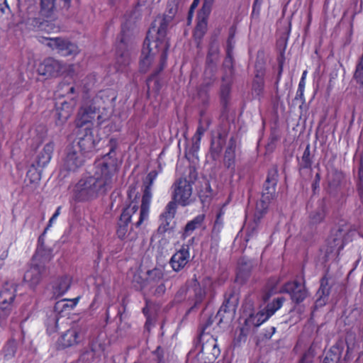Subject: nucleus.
<instances>
[{"label":"nucleus","instance_id":"41","mask_svg":"<svg viewBox=\"0 0 363 363\" xmlns=\"http://www.w3.org/2000/svg\"><path fill=\"white\" fill-rule=\"evenodd\" d=\"M330 288L329 287L328 279L325 276L320 280V286L318 291V295L320 298L328 297L330 294Z\"/></svg>","mask_w":363,"mask_h":363},{"label":"nucleus","instance_id":"22","mask_svg":"<svg viewBox=\"0 0 363 363\" xmlns=\"http://www.w3.org/2000/svg\"><path fill=\"white\" fill-rule=\"evenodd\" d=\"M157 177V172L156 170H152L147 174L145 179L143 180V194L142 196L143 200H145L150 203L151 202L152 196V186Z\"/></svg>","mask_w":363,"mask_h":363},{"label":"nucleus","instance_id":"26","mask_svg":"<svg viewBox=\"0 0 363 363\" xmlns=\"http://www.w3.org/2000/svg\"><path fill=\"white\" fill-rule=\"evenodd\" d=\"M72 111L73 106L70 104L66 101L61 103L60 106L56 108L57 123H64L70 117Z\"/></svg>","mask_w":363,"mask_h":363},{"label":"nucleus","instance_id":"60","mask_svg":"<svg viewBox=\"0 0 363 363\" xmlns=\"http://www.w3.org/2000/svg\"><path fill=\"white\" fill-rule=\"evenodd\" d=\"M303 92H304L303 90L297 89L296 94V96H295V99H294V100H299L300 99L301 101V104H303L305 103V99H304V96H303Z\"/></svg>","mask_w":363,"mask_h":363},{"label":"nucleus","instance_id":"6","mask_svg":"<svg viewBox=\"0 0 363 363\" xmlns=\"http://www.w3.org/2000/svg\"><path fill=\"white\" fill-rule=\"evenodd\" d=\"M86 328L83 324L74 323L63 333L57 340L59 349L72 347L80 344L84 339Z\"/></svg>","mask_w":363,"mask_h":363},{"label":"nucleus","instance_id":"44","mask_svg":"<svg viewBox=\"0 0 363 363\" xmlns=\"http://www.w3.org/2000/svg\"><path fill=\"white\" fill-rule=\"evenodd\" d=\"M177 201L172 199L167 205L164 212V216L167 218H173L174 217L177 212Z\"/></svg>","mask_w":363,"mask_h":363},{"label":"nucleus","instance_id":"4","mask_svg":"<svg viewBox=\"0 0 363 363\" xmlns=\"http://www.w3.org/2000/svg\"><path fill=\"white\" fill-rule=\"evenodd\" d=\"M144 44L145 45H147V48L144 47L142 52V57L140 62V69L143 72H147L153 61L155 55L160 52V67L155 73V74H157L164 69L167 57V56L164 65H162L161 40L158 38V35H157L155 41L150 43L149 40L146 39Z\"/></svg>","mask_w":363,"mask_h":363},{"label":"nucleus","instance_id":"19","mask_svg":"<svg viewBox=\"0 0 363 363\" xmlns=\"http://www.w3.org/2000/svg\"><path fill=\"white\" fill-rule=\"evenodd\" d=\"M345 233L342 229L339 228L333 230L330 238L328 240V253L336 252L339 253L344 247L343 238Z\"/></svg>","mask_w":363,"mask_h":363},{"label":"nucleus","instance_id":"46","mask_svg":"<svg viewBox=\"0 0 363 363\" xmlns=\"http://www.w3.org/2000/svg\"><path fill=\"white\" fill-rule=\"evenodd\" d=\"M213 3V1L204 0L202 8L199 13V18L201 19H202L203 18H204V19H206V18L208 16L211 11Z\"/></svg>","mask_w":363,"mask_h":363},{"label":"nucleus","instance_id":"29","mask_svg":"<svg viewBox=\"0 0 363 363\" xmlns=\"http://www.w3.org/2000/svg\"><path fill=\"white\" fill-rule=\"evenodd\" d=\"M264 69L263 66L261 65L258 66L256 65V74L252 83V89L257 94H259L264 88Z\"/></svg>","mask_w":363,"mask_h":363},{"label":"nucleus","instance_id":"15","mask_svg":"<svg viewBox=\"0 0 363 363\" xmlns=\"http://www.w3.org/2000/svg\"><path fill=\"white\" fill-rule=\"evenodd\" d=\"M283 291L289 294L291 300L299 303L308 296V291L305 284L298 283L297 281H289L284 284Z\"/></svg>","mask_w":363,"mask_h":363},{"label":"nucleus","instance_id":"40","mask_svg":"<svg viewBox=\"0 0 363 363\" xmlns=\"http://www.w3.org/2000/svg\"><path fill=\"white\" fill-rule=\"evenodd\" d=\"M147 279L150 282H158L164 277L163 271L159 268H154L147 271Z\"/></svg>","mask_w":363,"mask_h":363},{"label":"nucleus","instance_id":"63","mask_svg":"<svg viewBox=\"0 0 363 363\" xmlns=\"http://www.w3.org/2000/svg\"><path fill=\"white\" fill-rule=\"evenodd\" d=\"M8 9V5L6 4V0H0V10L2 13H5V9Z\"/></svg>","mask_w":363,"mask_h":363},{"label":"nucleus","instance_id":"30","mask_svg":"<svg viewBox=\"0 0 363 363\" xmlns=\"http://www.w3.org/2000/svg\"><path fill=\"white\" fill-rule=\"evenodd\" d=\"M56 0H40V15L45 18L52 17L55 11Z\"/></svg>","mask_w":363,"mask_h":363},{"label":"nucleus","instance_id":"31","mask_svg":"<svg viewBox=\"0 0 363 363\" xmlns=\"http://www.w3.org/2000/svg\"><path fill=\"white\" fill-rule=\"evenodd\" d=\"M205 216L200 214L196 216L192 220L188 222L184 228V233L182 235L183 238H186L190 235L194 230L201 226L203 223Z\"/></svg>","mask_w":363,"mask_h":363},{"label":"nucleus","instance_id":"28","mask_svg":"<svg viewBox=\"0 0 363 363\" xmlns=\"http://www.w3.org/2000/svg\"><path fill=\"white\" fill-rule=\"evenodd\" d=\"M87 348L100 359L105 351V343L99 336L94 337L89 341Z\"/></svg>","mask_w":363,"mask_h":363},{"label":"nucleus","instance_id":"61","mask_svg":"<svg viewBox=\"0 0 363 363\" xmlns=\"http://www.w3.org/2000/svg\"><path fill=\"white\" fill-rule=\"evenodd\" d=\"M233 38H234V35L233 34H230L229 38H228V50H227V52H228V50H229L230 55H231L232 50L233 49V43H234Z\"/></svg>","mask_w":363,"mask_h":363},{"label":"nucleus","instance_id":"33","mask_svg":"<svg viewBox=\"0 0 363 363\" xmlns=\"http://www.w3.org/2000/svg\"><path fill=\"white\" fill-rule=\"evenodd\" d=\"M314 154L311 150V145L308 144L306 147L305 150L299 160V168L302 169H311L313 162Z\"/></svg>","mask_w":363,"mask_h":363},{"label":"nucleus","instance_id":"64","mask_svg":"<svg viewBox=\"0 0 363 363\" xmlns=\"http://www.w3.org/2000/svg\"><path fill=\"white\" fill-rule=\"evenodd\" d=\"M199 1L200 0H194L191 5V7H190V9H189V13H191L193 10L196 8L199 4Z\"/></svg>","mask_w":363,"mask_h":363},{"label":"nucleus","instance_id":"7","mask_svg":"<svg viewBox=\"0 0 363 363\" xmlns=\"http://www.w3.org/2000/svg\"><path fill=\"white\" fill-rule=\"evenodd\" d=\"M238 301V294L233 291H230L225 294L224 301L215 316L218 324L229 323L234 318Z\"/></svg>","mask_w":363,"mask_h":363},{"label":"nucleus","instance_id":"47","mask_svg":"<svg viewBox=\"0 0 363 363\" xmlns=\"http://www.w3.org/2000/svg\"><path fill=\"white\" fill-rule=\"evenodd\" d=\"M99 359L97 357H95L94 354L89 350L88 348L85 349L79 357V361L82 363H91L94 359Z\"/></svg>","mask_w":363,"mask_h":363},{"label":"nucleus","instance_id":"35","mask_svg":"<svg viewBox=\"0 0 363 363\" xmlns=\"http://www.w3.org/2000/svg\"><path fill=\"white\" fill-rule=\"evenodd\" d=\"M252 266L247 263L240 264L237 273L236 281L240 284L245 283L250 276Z\"/></svg>","mask_w":363,"mask_h":363},{"label":"nucleus","instance_id":"38","mask_svg":"<svg viewBox=\"0 0 363 363\" xmlns=\"http://www.w3.org/2000/svg\"><path fill=\"white\" fill-rule=\"evenodd\" d=\"M284 301V298L279 297L274 299L272 303L267 304L264 311L269 317H271L278 309L281 307Z\"/></svg>","mask_w":363,"mask_h":363},{"label":"nucleus","instance_id":"13","mask_svg":"<svg viewBox=\"0 0 363 363\" xmlns=\"http://www.w3.org/2000/svg\"><path fill=\"white\" fill-rule=\"evenodd\" d=\"M64 71L63 65L52 57L47 58L40 63L38 68L39 74L46 77H56Z\"/></svg>","mask_w":363,"mask_h":363},{"label":"nucleus","instance_id":"62","mask_svg":"<svg viewBox=\"0 0 363 363\" xmlns=\"http://www.w3.org/2000/svg\"><path fill=\"white\" fill-rule=\"evenodd\" d=\"M60 210H61V207L59 206L55 213L52 215V216L50 218V220H49V225L48 226H50L52 225V223L54 222V220L57 218V216L60 215Z\"/></svg>","mask_w":363,"mask_h":363},{"label":"nucleus","instance_id":"24","mask_svg":"<svg viewBox=\"0 0 363 363\" xmlns=\"http://www.w3.org/2000/svg\"><path fill=\"white\" fill-rule=\"evenodd\" d=\"M54 147L55 144L53 142H49L44 146L43 149L37 157L38 166L45 167L50 162L53 154Z\"/></svg>","mask_w":363,"mask_h":363},{"label":"nucleus","instance_id":"55","mask_svg":"<svg viewBox=\"0 0 363 363\" xmlns=\"http://www.w3.org/2000/svg\"><path fill=\"white\" fill-rule=\"evenodd\" d=\"M257 223H255L252 225H250L247 227V236L248 238L252 237L254 234L257 233Z\"/></svg>","mask_w":363,"mask_h":363},{"label":"nucleus","instance_id":"51","mask_svg":"<svg viewBox=\"0 0 363 363\" xmlns=\"http://www.w3.org/2000/svg\"><path fill=\"white\" fill-rule=\"evenodd\" d=\"M229 82H226V84H223L222 86H221V90H220V96H221V99L225 103L228 98V96L230 94V85H229Z\"/></svg>","mask_w":363,"mask_h":363},{"label":"nucleus","instance_id":"50","mask_svg":"<svg viewBox=\"0 0 363 363\" xmlns=\"http://www.w3.org/2000/svg\"><path fill=\"white\" fill-rule=\"evenodd\" d=\"M206 129L202 125L201 123L199 124V125L197 128L196 132L193 137V140L194 141V146H196V148L199 147L198 145L200 143L201 138L202 135L206 132Z\"/></svg>","mask_w":363,"mask_h":363},{"label":"nucleus","instance_id":"39","mask_svg":"<svg viewBox=\"0 0 363 363\" xmlns=\"http://www.w3.org/2000/svg\"><path fill=\"white\" fill-rule=\"evenodd\" d=\"M207 30V21L203 18L201 19L194 30V35L196 39H201Z\"/></svg>","mask_w":363,"mask_h":363},{"label":"nucleus","instance_id":"23","mask_svg":"<svg viewBox=\"0 0 363 363\" xmlns=\"http://www.w3.org/2000/svg\"><path fill=\"white\" fill-rule=\"evenodd\" d=\"M95 108L88 106L80 108L77 115V125L83 126L91 122L95 118Z\"/></svg>","mask_w":363,"mask_h":363},{"label":"nucleus","instance_id":"5","mask_svg":"<svg viewBox=\"0 0 363 363\" xmlns=\"http://www.w3.org/2000/svg\"><path fill=\"white\" fill-rule=\"evenodd\" d=\"M277 177L278 172L276 169L269 172L267 178L264 184L261 199L257 203V212L260 213V216L258 217V219L260 218L262 214L267 212L271 201L276 196Z\"/></svg>","mask_w":363,"mask_h":363},{"label":"nucleus","instance_id":"25","mask_svg":"<svg viewBox=\"0 0 363 363\" xmlns=\"http://www.w3.org/2000/svg\"><path fill=\"white\" fill-rule=\"evenodd\" d=\"M344 350V343L338 342L333 346L324 358V363H338Z\"/></svg>","mask_w":363,"mask_h":363},{"label":"nucleus","instance_id":"54","mask_svg":"<svg viewBox=\"0 0 363 363\" xmlns=\"http://www.w3.org/2000/svg\"><path fill=\"white\" fill-rule=\"evenodd\" d=\"M189 183H193L197 179V172L196 169L194 167H190L189 168Z\"/></svg>","mask_w":363,"mask_h":363},{"label":"nucleus","instance_id":"58","mask_svg":"<svg viewBox=\"0 0 363 363\" xmlns=\"http://www.w3.org/2000/svg\"><path fill=\"white\" fill-rule=\"evenodd\" d=\"M166 287L164 284H160L156 288L155 291V294L157 296H162L165 293Z\"/></svg>","mask_w":363,"mask_h":363},{"label":"nucleus","instance_id":"37","mask_svg":"<svg viewBox=\"0 0 363 363\" xmlns=\"http://www.w3.org/2000/svg\"><path fill=\"white\" fill-rule=\"evenodd\" d=\"M17 349V342L13 340H9L7 342L3 349L4 359L5 360H9L15 356Z\"/></svg>","mask_w":363,"mask_h":363},{"label":"nucleus","instance_id":"17","mask_svg":"<svg viewBox=\"0 0 363 363\" xmlns=\"http://www.w3.org/2000/svg\"><path fill=\"white\" fill-rule=\"evenodd\" d=\"M99 142L97 136L94 135L93 131L90 128H86L84 134L79 138L77 145L75 146L79 147L81 152H89L92 151Z\"/></svg>","mask_w":363,"mask_h":363},{"label":"nucleus","instance_id":"3","mask_svg":"<svg viewBox=\"0 0 363 363\" xmlns=\"http://www.w3.org/2000/svg\"><path fill=\"white\" fill-rule=\"evenodd\" d=\"M182 7L181 0H168L163 17L159 18L155 21V23L158 21L160 25L157 29V35H158V38L161 40L162 65H164L167 57V50L169 48V43L166 39L167 29L172 21L179 14Z\"/></svg>","mask_w":363,"mask_h":363},{"label":"nucleus","instance_id":"52","mask_svg":"<svg viewBox=\"0 0 363 363\" xmlns=\"http://www.w3.org/2000/svg\"><path fill=\"white\" fill-rule=\"evenodd\" d=\"M130 62L129 55L126 52H123L119 57H117V62L122 66H126Z\"/></svg>","mask_w":363,"mask_h":363},{"label":"nucleus","instance_id":"36","mask_svg":"<svg viewBox=\"0 0 363 363\" xmlns=\"http://www.w3.org/2000/svg\"><path fill=\"white\" fill-rule=\"evenodd\" d=\"M357 191L362 203H363V158L361 157L356 176Z\"/></svg>","mask_w":363,"mask_h":363},{"label":"nucleus","instance_id":"49","mask_svg":"<svg viewBox=\"0 0 363 363\" xmlns=\"http://www.w3.org/2000/svg\"><path fill=\"white\" fill-rule=\"evenodd\" d=\"M310 218L313 223H319L324 219L325 212L322 208L318 209L311 214Z\"/></svg>","mask_w":363,"mask_h":363},{"label":"nucleus","instance_id":"34","mask_svg":"<svg viewBox=\"0 0 363 363\" xmlns=\"http://www.w3.org/2000/svg\"><path fill=\"white\" fill-rule=\"evenodd\" d=\"M224 74L222 77L223 82L230 81L233 74V59L228 50L227 57L223 62Z\"/></svg>","mask_w":363,"mask_h":363},{"label":"nucleus","instance_id":"11","mask_svg":"<svg viewBox=\"0 0 363 363\" xmlns=\"http://www.w3.org/2000/svg\"><path fill=\"white\" fill-rule=\"evenodd\" d=\"M83 162V155L79 147L69 145L65 149L62 169L67 172H74L82 165Z\"/></svg>","mask_w":363,"mask_h":363},{"label":"nucleus","instance_id":"43","mask_svg":"<svg viewBox=\"0 0 363 363\" xmlns=\"http://www.w3.org/2000/svg\"><path fill=\"white\" fill-rule=\"evenodd\" d=\"M223 142L220 138L211 141V151L213 157H218L223 148Z\"/></svg>","mask_w":363,"mask_h":363},{"label":"nucleus","instance_id":"20","mask_svg":"<svg viewBox=\"0 0 363 363\" xmlns=\"http://www.w3.org/2000/svg\"><path fill=\"white\" fill-rule=\"evenodd\" d=\"M52 258V255L50 250L43 247L38 248L33 257L32 264L38 267H43L46 270L45 265L50 262Z\"/></svg>","mask_w":363,"mask_h":363},{"label":"nucleus","instance_id":"53","mask_svg":"<svg viewBox=\"0 0 363 363\" xmlns=\"http://www.w3.org/2000/svg\"><path fill=\"white\" fill-rule=\"evenodd\" d=\"M314 355L312 352L308 350L301 357L299 363H313Z\"/></svg>","mask_w":363,"mask_h":363},{"label":"nucleus","instance_id":"56","mask_svg":"<svg viewBox=\"0 0 363 363\" xmlns=\"http://www.w3.org/2000/svg\"><path fill=\"white\" fill-rule=\"evenodd\" d=\"M60 87L62 89H64L65 91H67V95L74 94L76 93V90H75L74 86H69L68 84H62L60 85Z\"/></svg>","mask_w":363,"mask_h":363},{"label":"nucleus","instance_id":"8","mask_svg":"<svg viewBox=\"0 0 363 363\" xmlns=\"http://www.w3.org/2000/svg\"><path fill=\"white\" fill-rule=\"evenodd\" d=\"M201 342L199 357L203 363H213L220 354L216 339L209 334L202 333L200 337Z\"/></svg>","mask_w":363,"mask_h":363},{"label":"nucleus","instance_id":"9","mask_svg":"<svg viewBox=\"0 0 363 363\" xmlns=\"http://www.w3.org/2000/svg\"><path fill=\"white\" fill-rule=\"evenodd\" d=\"M16 297V288L6 284L0 291V325H5Z\"/></svg>","mask_w":363,"mask_h":363},{"label":"nucleus","instance_id":"2","mask_svg":"<svg viewBox=\"0 0 363 363\" xmlns=\"http://www.w3.org/2000/svg\"><path fill=\"white\" fill-rule=\"evenodd\" d=\"M128 196L132 201L125 208H123L118 223L117 235L119 238L124 239L128 232V225L132 223L137 228L140 227L145 220L149 216L150 203L145 200H141V206L138 210V192L136 191L135 186H130Z\"/></svg>","mask_w":363,"mask_h":363},{"label":"nucleus","instance_id":"14","mask_svg":"<svg viewBox=\"0 0 363 363\" xmlns=\"http://www.w3.org/2000/svg\"><path fill=\"white\" fill-rule=\"evenodd\" d=\"M328 191L330 194L337 195L345 186V175L341 171L333 169L328 173Z\"/></svg>","mask_w":363,"mask_h":363},{"label":"nucleus","instance_id":"21","mask_svg":"<svg viewBox=\"0 0 363 363\" xmlns=\"http://www.w3.org/2000/svg\"><path fill=\"white\" fill-rule=\"evenodd\" d=\"M235 140L231 138L224 155V165L232 172L235 171Z\"/></svg>","mask_w":363,"mask_h":363},{"label":"nucleus","instance_id":"45","mask_svg":"<svg viewBox=\"0 0 363 363\" xmlns=\"http://www.w3.org/2000/svg\"><path fill=\"white\" fill-rule=\"evenodd\" d=\"M224 214V211L222 209H220L219 212L216 216V219L214 223V225L212 230V234L218 235L220 231L222 228L223 222L221 220V217Z\"/></svg>","mask_w":363,"mask_h":363},{"label":"nucleus","instance_id":"10","mask_svg":"<svg viewBox=\"0 0 363 363\" xmlns=\"http://www.w3.org/2000/svg\"><path fill=\"white\" fill-rule=\"evenodd\" d=\"M172 199L177 203L186 206L189 205L192 200V187L189 182L185 178H180L173 185Z\"/></svg>","mask_w":363,"mask_h":363},{"label":"nucleus","instance_id":"42","mask_svg":"<svg viewBox=\"0 0 363 363\" xmlns=\"http://www.w3.org/2000/svg\"><path fill=\"white\" fill-rule=\"evenodd\" d=\"M353 79L359 85L360 88L363 89V62L358 61Z\"/></svg>","mask_w":363,"mask_h":363},{"label":"nucleus","instance_id":"27","mask_svg":"<svg viewBox=\"0 0 363 363\" xmlns=\"http://www.w3.org/2000/svg\"><path fill=\"white\" fill-rule=\"evenodd\" d=\"M72 282L71 277L64 276L57 280L53 286V293L57 297L62 296L69 289Z\"/></svg>","mask_w":363,"mask_h":363},{"label":"nucleus","instance_id":"16","mask_svg":"<svg viewBox=\"0 0 363 363\" xmlns=\"http://www.w3.org/2000/svg\"><path fill=\"white\" fill-rule=\"evenodd\" d=\"M189 247L182 245L181 249L173 255L170 259V264L175 272L182 269L189 261Z\"/></svg>","mask_w":363,"mask_h":363},{"label":"nucleus","instance_id":"59","mask_svg":"<svg viewBox=\"0 0 363 363\" xmlns=\"http://www.w3.org/2000/svg\"><path fill=\"white\" fill-rule=\"evenodd\" d=\"M126 43H127V39H126V37H125V35L124 29L123 28L122 33H121V37L120 38L119 48L120 49L125 48Z\"/></svg>","mask_w":363,"mask_h":363},{"label":"nucleus","instance_id":"12","mask_svg":"<svg viewBox=\"0 0 363 363\" xmlns=\"http://www.w3.org/2000/svg\"><path fill=\"white\" fill-rule=\"evenodd\" d=\"M48 45L63 56H75L79 52L76 44L60 38H50Z\"/></svg>","mask_w":363,"mask_h":363},{"label":"nucleus","instance_id":"18","mask_svg":"<svg viewBox=\"0 0 363 363\" xmlns=\"http://www.w3.org/2000/svg\"><path fill=\"white\" fill-rule=\"evenodd\" d=\"M45 273L46 270L43 267H38L31 264L30 267L24 274L23 280L28 284L30 287L35 288L41 281Z\"/></svg>","mask_w":363,"mask_h":363},{"label":"nucleus","instance_id":"48","mask_svg":"<svg viewBox=\"0 0 363 363\" xmlns=\"http://www.w3.org/2000/svg\"><path fill=\"white\" fill-rule=\"evenodd\" d=\"M58 318L57 315L53 313L48 319L47 325L49 333H54L57 328Z\"/></svg>","mask_w":363,"mask_h":363},{"label":"nucleus","instance_id":"32","mask_svg":"<svg viewBox=\"0 0 363 363\" xmlns=\"http://www.w3.org/2000/svg\"><path fill=\"white\" fill-rule=\"evenodd\" d=\"M269 317L265 311H262L257 314H250L245 320V325L248 327L255 326L258 327L262 323L265 322Z\"/></svg>","mask_w":363,"mask_h":363},{"label":"nucleus","instance_id":"57","mask_svg":"<svg viewBox=\"0 0 363 363\" xmlns=\"http://www.w3.org/2000/svg\"><path fill=\"white\" fill-rule=\"evenodd\" d=\"M155 354L157 357V363H164V357H163V350L161 349L160 347H157Z\"/></svg>","mask_w":363,"mask_h":363},{"label":"nucleus","instance_id":"1","mask_svg":"<svg viewBox=\"0 0 363 363\" xmlns=\"http://www.w3.org/2000/svg\"><path fill=\"white\" fill-rule=\"evenodd\" d=\"M108 146L109 152L95 162L94 175L80 179L76 184L74 194L79 200L96 198L110 190L116 180L118 171V161L116 157L117 140L111 138Z\"/></svg>","mask_w":363,"mask_h":363}]
</instances>
